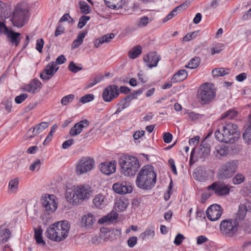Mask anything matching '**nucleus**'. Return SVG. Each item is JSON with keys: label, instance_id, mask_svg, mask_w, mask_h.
Returning a JSON list of instances; mask_svg holds the SVG:
<instances>
[{"label": "nucleus", "instance_id": "nucleus-45", "mask_svg": "<svg viewBox=\"0 0 251 251\" xmlns=\"http://www.w3.org/2000/svg\"><path fill=\"white\" fill-rule=\"evenodd\" d=\"M75 99V96L73 94H70L64 96L61 100V103L62 105H67L68 103H71Z\"/></svg>", "mask_w": 251, "mask_h": 251}, {"label": "nucleus", "instance_id": "nucleus-9", "mask_svg": "<svg viewBox=\"0 0 251 251\" xmlns=\"http://www.w3.org/2000/svg\"><path fill=\"white\" fill-rule=\"evenodd\" d=\"M41 203L46 214L54 213L57 208V199L54 195L44 194L41 199Z\"/></svg>", "mask_w": 251, "mask_h": 251}, {"label": "nucleus", "instance_id": "nucleus-53", "mask_svg": "<svg viewBox=\"0 0 251 251\" xmlns=\"http://www.w3.org/2000/svg\"><path fill=\"white\" fill-rule=\"evenodd\" d=\"M28 97V95L26 93L21 94L19 96L16 97L15 99V102L20 104L23 102Z\"/></svg>", "mask_w": 251, "mask_h": 251}, {"label": "nucleus", "instance_id": "nucleus-11", "mask_svg": "<svg viewBox=\"0 0 251 251\" xmlns=\"http://www.w3.org/2000/svg\"><path fill=\"white\" fill-rule=\"evenodd\" d=\"M27 14L28 11L26 10L16 7L11 19L13 25L18 27L23 26L27 19Z\"/></svg>", "mask_w": 251, "mask_h": 251}, {"label": "nucleus", "instance_id": "nucleus-23", "mask_svg": "<svg viewBox=\"0 0 251 251\" xmlns=\"http://www.w3.org/2000/svg\"><path fill=\"white\" fill-rule=\"evenodd\" d=\"M95 220L94 215L91 213L86 214L82 217L81 222V226L89 228L93 225Z\"/></svg>", "mask_w": 251, "mask_h": 251}, {"label": "nucleus", "instance_id": "nucleus-64", "mask_svg": "<svg viewBox=\"0 0 251 251\" xmlns=\"http://www.w3.org/2000/svg\"><path fill=\"white\" fill-rule=\"evenodd\" d=\"M196 37V32H193L191 33H188L186 34L183 38V41H189L190 40L192 39L193 38H195Z\"/></svg>", "mask_w": 251, "mask_h": 251}, {"label": "nucleus", "instance_id": "nucleus-5", "mask_svg": "<svg viewBox=\"0 0 251 251\" xmlns=\"http://www.w3.org/2000/svg\"><path fill=\"white\" fill-rule=\"evenodd\" d=\"M121 167V173L125 176H134L138 170L140 165L137 158L132 156L124 155L119 160Z\"/></svg>", "mask_w": 251, "mask_h": 251}, {"label": "nucleus", "instance_id": "nucleus-55", "mask_svg": "<svg viewBox=\"0 0 251 251\" xmlns=\"http://www.w3.org/2000/svg\"><path fill=\"white\" fill-rule=\"evenodd\" d=\"M44 44V40L42 38L38 39L36 44V49L40 52H42V49Z\"/></svg>", "mask_w": 251, "mask_h": 251}, {"label": "nucleus", "instance_id": "nucleus-44", "mask_svg": "<svg viewBox=\"0 0 251 251\" xmlns=\"http://www.w3.org/2000/svg\"><path fill=\"white\" fill-rule=\"evenodd\" d=\"M204 174V170L201 166L197 167L193 172V176L195 179L199 180L200 177L203 176Z\"/></svg>", "mask_w": 251, "mask_h": 251}, {"label": "nucleus", "instance_id": "nucleus-14", "mask_svg": "<svg viewBox=\"0 0 251 251\" xmlns=\"http://www.w3.org/2000/svg\"><path fill=\"white\" fill-rule=\"evenodd\" d=\"M42 84L37 79H33L28 84L23 85L21 89L28 93L36 94L39 92L41 89Z\"/></svg>", "mask_w": 251, "mask_h": 251}, {"label": "nucleus", "instance_id": "nucleus-25", "mask_svg": "<svg viewBox=\"0 0 251 251\" xmlns=\"http://www.w3.org/2000/svg\"><path fill=\"white\" fill-rule=\"evenodd\" d=\"M7 37L10 40L12 43L14 44L16 46H18L20 42L21 34L18 32H15L11 30H9L5 34Z\"/></svg>", "mask_w": 251, "mask_h": 251}, {"label": "nucleus", "instance_id": "nucleus-50", "mask_svg": "<svg viewBox=\"0 0 251 251\" xmlns=\"http://www.w3.org/2000/svg\"><path fill=\"white\" fill-rule=\"evenodd\" d=\"M94 98L95 97L93 94H87L82 97L80 99L79 101L82 103H85L92 101L94 99Z\"/></svg>", "mask_w": 251, "mask_h": 251}, {"label": "nucleus", "instance_id": "nucleus-59", "mask_svg": "<svg viewBox=\"0 0 251 251\" xmlns=\"http://www.w3.org/2000/svg\"><path fill=\"white\" fill-rule=\"evenodd\" d=\"M103 75H100L97 77H96L92 82H91L87 85V88H89L93 87V86H94L95 85H96V84H97L98 83H99V82L101 81L103 79Z\"/></svg>", "mask_w": 251, "mask_h": 251}, {"label": "nucleus", "instance_id": "nucleus-52", "mask_svg": "<svg viewBox=\"0 0 251 251\" xmlns=\"http://www.w3.org/2000/svg\"><path fill=\"white\" fill-rule=\"evenodd\" d=\"M244 176L242 174L236 175L232 179V182L234 184H239L244 180Z\"/></svg>", "mask_w": 251, "mask_h": 251}, {"label": "nucleus", "instance_id": "nucleus-47", "mask_svg": "<svg viewBox=\"0 0 251 251\" xmlns=\"http://www.w3.org/2000/svg\"><path fill=\"white\" fill-rule=\"evenodd\" d=\"M187 7V4L183 3L180 4L179 6H177L175 8H174L171 12V13H173V15L174 17L177 15L178 12H180L183 11L184 9H185Z\"/></svg>", "mask_w": 251, "mask_h": 251}, {"label": "nucleus", "instance_id": "nucleus-4", "mask_svg": "<svg viewBox=\"0 0 251 251\" xmlns=\"http://www.w3.org/2000/svg\"><path fill=\"white\" fill-rule=\"evenodd\" d=\"M91 188L88 185H80L68 189L65 193L66 200L70 203L77 204L89 198L92 195Z\"/></svg>", "mask_w": 251, "mask_h": 251}, {"label": "nucleus", "instance_id": "nucleus-7", "mask_svg": "<svg viewBox=\"0 0 251 251\" xmlns=\"http://www.w3.org/2000/svg\"><path fill=\"white\" fill-rule=\"evenodd\" d=\"M219 229L222 235L226 237H233L238 231L236 220L226 219L222 220L220 224Z\"/></svg>", "mask_w": 251, "mask_h": 251}, {"label": "nucleus", "instance_id": "nucleus-12", "mask_svg": "<svg viewBox=\"0 0 251 251\" xmlns=\"http://www.w3.org/2000/svg\"><path fill=\"white\" fill-rule=\"evenodd\" d=\"M207 218L211 221H215L218 220L221 216L222 209L221 206L215 204L210 206L206 211Z\"/></svg>", "mask_w": 251, "mask_h": 251}, {"label": "nucleus", "instance_id": "nucleus-2", "mask_svg": "<svg viewBox=\"0 0 251 251\" xmlns=\"http://www.w3.org/2000/svg\"><path fill=\"white\" fill-rule=\"evenodd\" d=\"M237 128V126L232 123H226L215 131V138L219 142L232 144L238 139Z\"/></svg>", "mask_w": 251, "mask_h": 251}, {"label": "nucleus", "instance_id": "nucleus-28", "mask_svg": "<svg viewBox=\"0 0 251 251\" xmlns=\"http://www.w3.org/2000/svg\"><path fill=\"white\" fill-rule=\"evenodd\" d=\"M106 5L113 9H119L123 7L124 0H104Z\"/></svg>", "mask_w": 251, "mask_h": 251}, {"label": "nucleus", "instance_id": "nucleus-37", "mask_svg": "<svg viewBox=\"0 0 251 251\" xmlns=\"http://www.w3.org/2000/svg\"><path fill=\"white\" fill-rule=\"evenodd\" d=\"M201 62L200 58L195 56L192 58L187 65H185V67L191 69L197 68L200 65Z\"/></svg>", "mask_w": 251, "mask_h": 251}, {"label": "nucleus", "instance_id": "nucleus-36", "mask_svg": "<svg viewBox=\"0 0 251 251\" xmlns=\"http://www.w3.org/2000/svg\"><path fill=\"white\" fill-rule=\"evenodd\" d=\"M155 234V232L153 228H148L144 232L141 233L139 238L142 240H144L147 238H152Z\"/></svg>", "mask_w": 251, "mask_h": 251}, {"label": "nucleus", "instance_id": "nucleus-48", "mask_svg": "<svg viewBox=\"0 0 251 251\" xmlns=\"http://www.w3.org/2000/svg\"><path fill=\"white\" fill-rule=\"evenodd\" d=\"M149 23V19L147 16H144L139 19L137 25L138 27H145Z\"/></svg>", "mask_w": 251, "mask_h": 251}, {"label": "nucleus", "instance_id": "nucleus-42", "mask_svg": "<svg viewBox=\"0 0 251 251\" xmlns=\"http://www.w3.org/2000/svg\"><path fill=\"white\" fill-rule=\"evenodd\" d=\"M237 115V112L234 109H229L224 113L221 116V119L228 118L233 119Z\"/></svg>", "mask_w": 251, "mask_h": 251}, {"label": "nucleus", "instance_id": "nucleus-54", "mask_svg": "<svg viewBox=\"0 0 251 251\" xmlns=\"http://www.w3.org/2000/svg\"><path fill=\"white\" fill-rule=\"evenodd\" d=\"M41 166V161L40 159H36L29 167V170L31 171L38 170Z\"/></svg>", "mask_w": 251, "mask_h": 251}, {"label": "nucleus", "instance_id": "nucleus-1", "mask_svg": "<svg viewBox=\"0 0 251 251\" xmlns=\"http://www.w3.org/2000/svg\"><path fill=\"white\" fill-rule=\"evenodd\" d=\"M70 225L67 221L57 222L51 225L45 232L49 239L59 242L65 240L68 236Z\"/></svg>", "mask_w": 251, "mask_h": 251}, {"label": "nucleus", "instance_id": "nucleus-56", "mask_svg": "<svg viewBox=\"0 0 251 251\" xmlns=\"http://www.w3.org/2000/svg\"><path fill=\"white\" fill-rule=\"evenodd\" d=\"M127 243L129 247L133 248L137 243V238L135 236L131 237L127 240Z\"/></svg>", "mask_w": 251, "mask_h": 251}, {"label": "nucleus", "instance_id": "nucleus-27", "mask_svg": "<svg viewBox=\"0 0 251 251\" xmlns=\"http://www.w3.org/2000/svg\"><path fill=\"white\" fill-rule=\"evenodd\" d=\"M187 76V72L185 70H180L173 75L172 81L174 83L180 82L186 79Z\"/></svg>", "mask_w": 251, "mask_h": 251}, {"label": "nucleus", "instance_id": "nucleus-35", "mask_svg": "<svg viewBox=\"0 0 251 251\" xmlns=\"http://www.w3.org/2000/svg\"><path fill=\"white\" fill-rule=\"evenodd\" d=\"M229 69L227 68H215L213 70L212 73L213 76L215 77H218L219 76H223L229 74Z\"/></svg>", "mask_w": 251, "mask_h": 251}, {"label": "nucleus", "instance_id": "nucleus-63", "mask_svg": "<svg viewBox=\"0 0 251 251\" xmlns=\"http://www.w3.org/2000/svg\"><path fill=\"white\" fill-rule=\"evenodd\" d=\"M6 11V5L0 0V18L4 17Z\"/></svg>", "mask_w": 251, "mask_h": 251}, {"label": "nucleus", "instance_id": "nucleus-13", "mask_svg": "<svg viewBox=\"0 0 251 251\" xmlns=\"http://www.w3.org/2000/svg\"><path fill=\"white\" fill-rule=\"evenodd\" d=\"M119 94L118 86L116 85H111L104 89L102 97L105 101L110 102L117 98Z\"/></svg>", "mask_w": 251, "mask_h": 251}, {"label": "nucleus", "instance_id": "nucleus-40", "mask_svg": "<svg viewBox=\"0 0 251 251\" xmlns=\"http://www.w3.org/2000/svg\"><path fill=\"white\" fill-rule=\"evenodd\" d=\"M243 137L245 143L249 144L251 143V125L246 128Z\"/></svg>", "mask_w": 251, "mask_h": 251}, {"label": "nucleus", "instance_id": "nucleus-34", "mask_svg": "<svg viewBox=\"0 0 251 251\" xmlns=\"http://www.w3.org/2000/svg\"><path fill=\"white\" fill-rule=\"evenodd\" d=\"M135 99V94H131L126 97L119 103L118 105L121 106L123 109L129 106L130 102L132 100Z\"/></svg>", "mask_w": 251, "mask_h": 251}, {"label": "nucleus", "instance_id": "nucleus-6", "mask_svg": "<svg viewBox=\"0 0 251 251\" xmlns=\"http://www.w3.org/2000/svg\"><path fill=\"white\" fill-rule=\"evenodd\" d=\"M216 95L215 89L212 85L205 83L200 86L197 94L199 101L201 104H207L214 99Z\"/></svg>", "mask_w": 251, "mask_h": 251}, {"label": "nucleus", "instance_id": "nucleus-30", "mask_svg": "<svg viewBox=\"0 0 251 251\" xmlns=\"http://www.w3.org/2000/svg\"><path fill=\"white\" fill-rule=\"evenodd\" d=\"M48 126L49 123L47 122H41L40 124L36 125L33 128V130L32 131L33 135H30L29 138H32L33 137L38 135Z\"/></svg>", "mask_w": 251, "mask_h": 251}, {"label": "nucleus", "instance_id": "nucleus-22", "mask_svg": "<svg viewBox=\"0 0 251 251\" xmlns=\"http://www.w3.org/2000/svg\"><path fill=\"white\" fill-rule=\"evenodd\" d=\"M118 217V214L114 211H112L107 215L102 217L98 221L99 224H110L115 221Z\"/></svg>", "mask_w": 251, "mask_h": 251}, {"label": "nucleus", "instance_id": "nucleus-43", "mask_svg": "<svg viewBox=\"0 0 251 251\" xmlns=\"http://www.w3.org/2000/svg\"><path fill=\"white\" fill-rule=\"evenodd\" d=\"M42 234V230L37 229H35V238L36 239V242L38 244H41L44 246L45 245V242L43 239Z\"/></svg>", "mask_w": 251, "mask_h": 251}, {"label": "nucleus", "instance_id": "nucleus-60", "mask_svg": "<svg viewBox=\"0 0 251 251\" xmlns=\"http://www.w3.org/2000/svg\"><path fill=\"white\" fill-rule=\"evenodd\" d=\"M184 236L181 234H178L176 236L174 243L178 246L181 244L183 240L184 239Z\"/></svg>", "mask_w": 251, "mask_h": 251}, {"label": "nucleus", "instance_id": "nucleus-18", "mask_svg": "<svg viewBox=\"0 0 251 251\" xmlns=\"http://www.w3.org/2000/svg\"><path fill=\"white\" fill-rule=\"evenodd\" d=\"M116 162L112 161L109 162H103L100 165L101 172L106 175H110L116 171Z\"/></svg>", "mask_w": 251, "mask_h": 251}, {"label": "nucleus", "instance_id": "nucleus-19", "mask_svg": "<svg viewBox=\"0 0 251 251\" xmlns=\"http://www.w3.org/2000/svg\"><path fill=\"white\" fill-rule=\"evenodd\" d=\"M160 56L156 52H150L147 56L144 57V60L147 65L150 68L156 67L158 62L160 60Z\"/></svg>", "mask_w": 251, "mask_h": 251}, {"label": "nucleus", "instance_id": "nucleus-10", "mask_svg": "<svg viewBox=\"0 0 251 251\" xmlns=\"http://www.w3.org/2000/svg\"><path fill=\"white\" fill-rule=\"evenodd\" d=\"M95 161L93 158L84 157L81 158L76 164V172L81 175L92 170L94 167Z\"/></svg>", "mask_w": 251, "mask_h": 251}, {"label": "nucleus", "instance_id": "nucleus-58", "mask_svg": "<svg viewBox=\"0 0 251 251\" xmlns=\"http://www.w3.org/2000/svg\"><path fill=\"white\" fill-rule=\"evenodd\" d=\"M114 37V34L113 33L107 34L103 35L100 39L103 42L108 43L110 40Z\"/></svg>", "mask_w": 251, "mask_h": 251}, {"label": "nucleus", "instance_id": "nucleus-21", "mask_svg": "<svg viewBox=\"0 0 251 251\" xmlns=\"http://www.w3.org/2000/svg\"><path fill=\"white\" fill-rule=\"evenodd\" d=\"M95 206L98 208H102L107 204V201L105 196L102 194L97 195L93 200Z\"/></svg>", "mask_w": 251, "mask_h": 251}, {"label": "nucleus", "instance_id": "nucleus-8", "mask_svg": "<svg viewBox=\"0 0 251 251\" xmlns=\"http://www.w3.org/2000/svg\"><path fill=\"white\" fill-rule=\"evenodd\" d=\"M237 168V161L231 160L222 165L219 169L218 177L221 179H225L231 177L236 172Z\"/></svg>", "mask_w": 251, "mask_h": 251}, {"label": "nucleus", "instance_id": "nucleus-3", "mask_svg": "<svg viewBox=\"0 0 251 251\" xmlns=\"http://www.w3.org/2000/svg\"><path fill=\"white\" fill-rule=\"evenodd\" d=\"M156 180V174L151 166H144L140 170L136 179V186L143 190L152 188Z\"/></svg>", "mask_w": 251, "mask_h": 251}, {"label": "nucleus", "instance_id": "nucleus-31", "mask_svg": "<svg viewBox=\"0 0 251 251\" xmlns=\"http://www.w3.org/2000/svg\"><path fill=\"white\" fill-rule=\"evenodd\" d=\"M11 236V232L8 228L0 227V238L2 243L6 242Z\"/></svg>", "mask_w": 251, "mask_h": 251}, {"label": "nucleus", "instance_id": "nucleus-39", "mask_svg": "<svg viewBox=\"0 0 251 251\" xmlns=\"http://www.w3.org/2000/svg\"><path fill=\"white\" fill-rule=\"evenodd\" d=\"M79 4L81 13L87 14L91 12V8L85 1H80L79 2Z\"/></svg>", "mask_w": 251, "mask_h": 251}, {"label": "nucleus", "instance_id": "nucleus-38", "mask_svg": "<svg viewBox=\"0 0 251 251\" xmlns=\"http://www.w3.org/2000/svg\"><path fill=\"white\" fill-rule=\"evenodd\" d=\"M19 179L17 178L11 179L8 184V191L10 193H15L18 189Z\"/></svg>", "mask_w": 251, "mask_h": 251}, {"label": "nucleus", "instance_id": "nucleus-24", "mask_svg": "<svg viewBox=\"0 0 251 251\" xmlns=\"http://www.w3.org/2000/svg\"><path fill=\"white\" fill-rule=\"evenodd\" d=\"M129 204L128 200L124 197L118 199L115 201V207L116 210L118 211H124L126 210Z\"/></svg>", "mask_w": 251, "mask_h": 251}, {"label": "nucleus", "instance_id": "nucleus-51", "mask_svg": "<svg viewBox=\"0 0 251 251\" xmlns=\"http://www.w3.org/2000/svg\"><path fill=\"white\" fill-rule=\"evenodd\" d=\"M69 70L74 73H76L82 70V67H78L74 62H71L68 66Z\"/></svg>", "mask_w": 251, "mask_h": 251}, {"label": "nucleus", "instance_id": "nucleus-26", "mask_svg": "<svg viewBox=\"0 0 251 251\" xmlns=\"http://www.w3.org/2000/svg\"><path fill=\"white\" fill-rule=\"evenodd\" d=\"M87 34V31L86 30H82L80 31L77 36V38L72 43V49H76L78 48L80 45H81L82 44L83 39Z\"/></svg>", "mask_w": 251, "mask_h": 251}, {"label": "nucleus", "instance_id": "nucleus-29", "mask_svg": "<svg viewBox=\"0 0 251 251\" xmlns=\"http://www.w3.org/2000/svg\"><path fill=\"white\" fill-rule=\"evenodd\" d=\"M228 153V148L225 146H217L215 147L214 154L215 156L220 158L222 156H226Z\"/></svg>", "mask_w": 251, "mask_h": 251}, {"label": "nucleus", "instance_id": "nucleus-41", "mask_svg": "<svg viewBox=\"0 0 251 251\" xmlns=\"http://www.w3.org/2000/svg\"><path fill=\"white\" fill-rule=\"evenodd\" d=\"M142 53V48L140 46H137L133 48L129 52V57L131 59H134L137 57Z\"/></svg>", "mask_w": 251, "mask_h": 251}, {"label": "nucleus", "instance_id": "nucleus-17", "mask_svg": "<svg viewBox=\"0 0 251 251\" xmlns=\"http://www.w3.org/2000/svg\"><path fill=\"white\" fill-rule=\"evenodd\" d=\"M56 65L52 62L49 63L45 68V70L41 73L40 77L44 80H48L50 79L57 72L58 67L55 69Z\"/></svg>", "mask_w": 251, "mask_h": 251}, {"label": "nucleus", "instance_id": "nucleus-15", "mask_svg": "<svg viewBox=\"0 0 251 251\" xmlns=\"http://www.w3.org/2000/svg\"><path fill=\"white\" fill-rule=\"evenodd\" d=\"M207 189L213 191L215 194L218 196L226 195L229 193V187L219 182L213 183L207 187Z\"/></svg>", "mask_w": 251, "mask_h": 251}, {"label": "nucleus", "instance_id": "nucleus-49", "mask_svg": "<svg viewBox=\"0 0 251 251\" xmlns=\"http://www.w3.org/2000/svg\"><path fill=\"white\" fill-rule=\"evenodd\" d=\"M57 127L58 126L56 124L52 126L50 131V133H49V134L48 135L47 137H46V139L44 142V145H46L47 143H49L51 141V138L53 135V133L55 132Z\"/></svg>", "mask_w": 251, "mask_h": 251}, {"label": "nucleus", "instance_id": "nucleus-20", "mask_svg": "<svg viewBox=\"0 0 251 251\" xmlns=\"http://www.w3.org/2000/svg\"><path fill=\"white\" fill-rule=\"evenodd\" d=\"M89 124L87 120H82L76 123L70 129L69 133L72 136H76L80 134L84 128L86 127Z\"/></svg>", "mask_w": 251, "mask_h": 251}, {"label": "nucleus", "instance_id": "nucleus-16", "mask_svg": "<svg viewBox=\"0 0 251 251\" xmlns=\"http://www.w3.org/2000/svg\"><path fill=\"white\" fill-rule=\"evenodd\" d=\"M112 188L115 193L120 195L130 193L133 190L132 187L126 182L115 183L113 184Z\"/></svg>", "mask_w": 251, "mask_h": 251}, {"label": "nucleus", "instance_id": "nucleus-57", "mask_svg": "<svg viewBox=\"0 0 251 251\" xmlns=\"http://www.w3.org/2000/svg\"><path fill=\"white\" fill-rule=\"evenodd\" d=\"M222 46V44H219L215 47H211L210 48L211 54L214 55L216 53H219L222 50L221 47Z\"/></svg>", "mask_w": 251, "mask_h": 251}, {"label": "nucleus", "instance_id": "nucleus-62", "mask_svg": "<svg viewBox=\"0 0 251 251\" xmlns=\"http://www.w3.org/2000/svg\"><path fill=\"white\" fill-rule=\"evenodd\" d=\"M173 135L169 132H166L163 135V140L164 142L166 143H170L172 140Z\"/></svg>", "mask_w": 251, "mask_h": 251}, {"label": "nucleus", "instance_id": "nucleus-32", "mask_svg": "<svg viewBox=\"0 0 251 251\" xmlns=\"http://www.w3.org/2000/svg\"><path fill=\"white\" fill-rule=\"evenodd\" d=\"M210 153L209 145L207 144H201L200 146L199 155L200 158H204Z\"/></svg>", "mask_w": 251, "mask_h": 251}, {"label": "nucleus", "instance_id": "nucleus-61", "mask_svg": "<svg viewBox=\"0 0 251 251\" xmlns=\"http://www.w3.org/2000/svg\"><path fill=\"white\" fill-rule=\"evenodd\" d=\"M9 30L8 27L3 22L0 21V34L5 35Z\"/></svg>", "mask_w": 251, "mask_h": 251}, {"label": "nucleus", "instance_id": "nucleus-46", "mask_svg": "<svg viewBox=\"0 0 251 251\" xmlns=\"http://www.w3.org/2000/svg\"><path fill=\"white\" fill-rule=\"evenodd\" d=\"M89 16L83 15L80 17L77 25V27L79 29L82 28L86 24L87 22L90 20Z\"/></svg>", "mask_w": 251, "mask_h": 251}, {"label": "nucleus", "instance_id": "nucleus-33", "mask_svg": "<svg viewBox=\"0 0 251 251\" xmlns=\"http://www.w3.org/2000/svg\"><path fill=\"white\" fill-rule=\"evenodd\" d=\"M247 206L245 204L241 203L236 213V218L239 220H243L247 213Z\"/></svg>", "mask_w": 251, "mask_h": 251}]
</instances>
